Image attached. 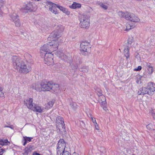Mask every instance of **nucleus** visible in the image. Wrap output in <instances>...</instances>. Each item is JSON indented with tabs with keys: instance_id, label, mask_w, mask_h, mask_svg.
Here are the masks:
<instances>
[{
	"instance_id": "1",
	"label": "nucleus",
	"mask_w": 155,
	"mask_h": 155,
	"mask_svg": "<svg viewBox=\"0 0 155 155\" xmlns=\"http://www.w3.org/2000/svg\"><path fill=\"white\" fill-rule=\"evenodd\" d=\"M155 91V84L150 82L148 83L147 87L141 88L138 92L139 95H144L145 94L152 95Z\"/></svg>"
},
{
	"instance_id": "2",
	"label": "nucleus",
	"mask_w": 155,
	"mask_h": 155,
	"mask_svg": "<svg viewBox=\"0 0 155 155\" xmlns=\"http://www.w3.org/2000/svg\"><path fill=\"white\" fill-rule=\"evenodd\" d=\"M53 43V41L49 42L48 43L45 44L43 47L41 48L40 52L43 53V51L47 53L52 52L58 49V44L57 42H54Z\"/></svg>"
},
{
	"instance_id": "3",
	"label": "nucleus",
	"mask_w": 155,
	"mask_h": 155,
	"mask_svg": "<svg viewBox=\"0 0 155 155\" xmlns=\"http://www.w3.org/2000/svg\"><path fill=\"white\" fill-rule=\"evenodd\" d=\"M63 30L64 28L63 26L61 25L58 26L56 27L55 30L51 33L48 39L50 40V39L51 38L52 39L51 41H53V43H55L54 42H57L56 40H57L59 38L61 37ZM57 42H58V41Z\"/></svg>"
},
{
	"instance_id": "4",
	"label": "nucleus",
	"mask_w": 155,
	"mask_h": 155,
	"mask_svg": "<svg viewBox=\"0 0 155 155\" xmlns=\"http://www.w3.org/2000/svg\"><path fill=\"white\" fill-rule=\"evenodd\" d=\"M90 43L86 41H83L80 45L81 54L84 56L88 55L91 52V47H90Z\"/></svg>"
},
{
	"instance_id": "5",
	"label": "nucleus",
	"mask_w": 155,
	"mask_h": 155,
	"mask_svg": "<svg viewBox=\"0 0 155 155\" xmlns=\"http://www.w3.org/2000/svg\"><path fill=\"white\" fill-rule=\"evenodd\" d=\"M90 17L88 15H83L80 16L79 26L81 28H88L90 26Z\"/></svg>"
},
{
	"instance_id": "6",
	"label": "nucleus",
	"mask_w": 155,
	"mask_h": 155,
	"mask_svg": "<svg viewBox=\"0 0 155 155\" xmlns=\"http://www.w3.org/2000/svg\"><path fill=\"white\" fill-rule=\"evenodd\" d=\"M61 57L62 60H63L65 61H67L68 62H69L72 68L74 70H76L77 69L78 67V64L80 63V60L79 58H76V60L74 59V63L73 62L72 63L70 61V60L69 61L68 57L63 53L61 54Z\"/></svg>"
},
{
	"instance_id": "7",
	"label": "nucleus",
	"mask_w": 155,
	"mask_h": 155,
	"mask_svg": "<svg viewBox=\"0 0 155 155\" xmlns=\"http://www.w3.org/2000/svg\"><path fill=\"white\" fill-rule=\"evenodd\" d=\"M11 60L14 68L17 70L20 68V67L24 62L20 57L17 56H12Z\"/></svg>"
},
{
	"instance_id": "8",
	"label": "nucleus",
	"mask_w": 155,
	"mask_h": 155,
	"mask_svg": "<svg viewBox=\"0 0 155 155\" xmlns=\"http://www.w3.org/2000/svg\"><path fill=\"white\" fill-rule=\"evenodd\" d=\"M66 144V142L63 139H61L58 142L57 145V150L58 154L60 153L63 151L65 150Z\"/></svg>"
},
{
	"instance_id": "9",
	"label": "nucleus",
	"mask_w": 155,
	"mask_h": 155,
	"mask_svg": "<svg viewBox=\"0 0 155 155\" xmlns=\"http://www.w3.org/2000/svg\"><path fill=\"white\" fill-rule=\"evenodd\" d=\"M51 52L48 53H44L45 54L44 61L45 63L48 65H52L54 64L53 60V54Z\"/></svg>"
},
{
	"instance_id": "10",
	"label": "nucleus",
	"mask_w": 155,
	"mask_h": 155,
	"mask_svg": "<svg viewBox=\"0 0 155 155\" xmlns=\"http://www.w3.org/2000/svg\"><path fill=\"white\" fill-rule=\"evenodd\" d=\"M127 20L134 22H139L140 19L134 14L127 12L126 18Z\"/></svg>"
},
{
	"instance_id": "11",
	"label": "nucleus",
	"mask_w": 155,
	"mask_h": 155,
	"mask_svg": "<svg viewBox=\"0 0 155 155\" xmlns=\"http://www.w3.org/2000/svg\"><path fill=\"white\" fill-rule=\"evenodd\" d=\"M46 3V5L49 7V10L51 12L55 14L58 13L57 9V8H58L57 6H58V5L48 1Z\"/></svg>"
},
{
	"instance_id": "12",
	"label": "nucleus",
	"mask_w": 155,
	"mask_h": 155,
	"mask_svg": "<svg viewBox=\"0 0 155 155\" xmlns=\"http://www.w3.org/2000/svg\"><path fill=\"white\" fill-rule=\"evenodd\" d=\"M31 69V67L29 65L27 66L24 61L18 70H19L20 72L27 74L29 72Z\"/></svg>"
},
{
	"instance_id": "13",
	"label": "nucleus",
	"mask_w": 155,
	"mask_h": 155,
	"mask_svg": "<svg viewBox=\"0 0 155 155\" xmlns=\"http://www.w3.org/2000/svg\"><path fill=\"white\" fill-rule=\"evenodd\" d=\"M52 83L51 81H43L41 83V87L43 89V91H50L51 89V86Z\"/></svg>"
},
{
	"instance_id": "14",
	"label": "nucleus",
	"mask_w": 155,
	"mask_h": 155,
	"mask_svg": "<svg viewBox=\"0 0 155 155\" xmlns=\"http://www.w3.org/2000/svg\"><path fill=\"white\" fill-rule=\"evenodd\" d=\"M33 99L31 98H28L24 101V103L27 108L30 109L32 108L33 105L32 104Z\"/></svg>"
},
{
	"instance_id": "15",
	"label": "nucleus",
	"mask_w": 155,
	"mask_h": 155,
	"mask_svg": "<svg viewBox=\"0 0 155 155\" xmlns=\"http://www.w3.org/2000/svg\"><path fill=\"white\" fill-rule=\"evenodd\" d=\"M33 4L31 3H29L27 4L25 6L23 7L22 9L25 12H30L33 10Z\"/></svg>"
},
{
	"instance_id": "16",
	"label": "nucleus",
	"mask_w": 155,
	"mask_h": 155,
	"mask_svg": "<svg viewBox=\"0 0 155 155\" xmlns=\"http://www.w3.org/2000/svg\"><path fill=\"white\" fill-rule=\"evenodd\" d=\"M10 17L11 18V20L13 22H14L17 19L19 18V16L18 15L15 13L14 11H13L9 15Z\"/></svg>"
},
{
	"instance_id": "17",
	"label": "nucleus",
	"mask_w": 155,
	"mask_h": 155,
	"mask_svg": "<svg viewBox=\"0 0 155 155\" xmlns=\"http://www.w3.org/2000/svg\"><path fill=\"white\" fill-rule=\"evenodd\" d=\"M31 110L34 111L39 113H41L42 111V109L41 107L37 105H35L33 107H32Z\"/></svg>"
},
{
	"instance_id": "18",
	"label": "nucleus",
	"mask_w": 155,
	"mask_h": 155,
	"mask_svg": "<svg viewBox=\"0 0 155 155\" xmlns=\"http://www.w3.org/2000/svg\"><path fill=\"white\" fill-rule=\"evenodd\" d=\"M99 101L100 102L101 105L103 107L106 105V99L104 96H102V97H100Z\"/></svg>"
},
{
	"instance_id": "19",
	"label": "nucleus",
	"mask_w": 155,
	"mask_h": 155,
	"mask_svg": "<svg viewBox=\"0 0 155 155\" xmlns=\"http://www.w3.org/2000/svg\"><path fill=\"white\" fill-rule=\"evenodd\" d=\"M33 139L32 137H27L26 136L23 137V139L22 140V142H23V145L25 146L27 143L31 141V140Z\"/></svg>"
},
{
	"instance_id": "20",
	"label": "nucleus",
	"mask_w": 155,
	"mask_h": 155,
	"mask_svg": "<svg viewBox=\"0 0 155 155\" xmlns=\"http://www.w3.org/2000/svg\"><path fill=\"white\" fill-rule=\"evenodd\" d=\"M51 89L54 92H57L59 90V86L58 84H53L52 82Z\"/></svg>"
},
{
	"instance_id": "21",
	"label": "nucleus",
	"mask_w": 155,
	"mask_h": 155,
	"mask_svg": "<svg viewBox=\"0 0 155 155\" xmlns=\"http://www.w3.org/2000/svg\"><path fill=\"white\" fill-rule=\"evenodd\" d=\"M57 6L58 8L66 15H68L70 14V12L67 9L59 5L58 6Z\"/></svg>"
},
{
	"instance_id": "22",
	"label": "nucleus",
	"mask_w": 155,
	"mask_h": 155,
	"mask_svg": "<svg viewBox=\"0 0 155 155\" xmlns=\"http://www.w3.org/2000/svg\"><path fill=\"white\" fill-rule=\"evenodd\" d=\"M63 120V118L61 117H58L57 118V120L58 123L61 124L62 128H65V124Z\"/></svg>"
},
{
	"instance_id": "23",
	"label": "nucleus",
	"mask_w": 155,
	"mask_h": 155,
	"mask_svg": "<svg viewBox=\"0 0 155 155\" xmlns=\"http://www.w3.org/2000/svg\"><path fill=\"white\" fill-rule=\"evenodd\" d=\"M33 89H35L37 91H43V89L42 87H41V84L40 85L37 84L35 85V86L34 85L32 87Z\"/></svg>"
},
{
	"instance_id": "24",
	"label": "nucleus",
	"mask_w": 155,
	"mask_h": 155,
	"mask_svg": "<svg viewBox=\"0 0 155 155\" xmlns=\"http://www.w3.org/2000/svg\"><path fill=\"white\" fill-rule=\"evenodd\" d=\"M81 5L80 4L74 2L69 7L73 9H76L77 8H81Z\"/></svg>"
},
{
	"instance_id": "25",
	"label": "nucleus",
	"mask_w": 155,
	"mask_h": 155,
	"mask_svg": "<svg viewBox=\"0 0 155 155\" xmlns=\"http://www.w3.org/2000/svg\"><path fill=\"white\" fill-rule=\"evenodd\" d=\"M124 54L125 56L126 57L127 59H128L130 57L129 49L127 46L124 50Z\"/></svg>"
},
{
	"instance_id": "26",
	"label": "nucleus",
	"mask_w": 155,
	"mask_h": 155,
	"mask_svg": "<svg viewBox=\"0 0 155 155\" xmlns=\"http://www.w3.org/2000/svg\"><path fill=\"white\" fill-rule=\"evenodd\" d=\"M10 143V142L8 141L7 140H3L0 139V145L3 146L4 145H8Z\"/></svg>"
},
{
	"instance_id": "27",
	"label": "nucleus",
	"mask_w": 155,
	"mask_h": 155,
	"mask_svg": "<svg viewBox=\"0 0 155 155\" xmlns=\"http://www.w3.org/2000/svg\"><path fill=\"white\" fill-rule=\"evenodd\" d=\"M5 3V0H0V16H2L3 14V12L1 9V8L3 6Z\"/></svg>"
},
{
	"instance_id": "28",
	"label": "nucleus",
	"mask_w": 155,
	"mask_h": 155,
	"mask_svg": "<svg viewBox=\"0 0 155 155\" xmlns=\"http://www.w3.org/2000/svg\"><path fill=\"white\" fill-rule=\"evenodd\" d=\"M25 57L26 61L29 62H31V61L32 59V56L29 54H26L25 56Z\"/></svg>"
},
{
	"instance_id": "29",
	"label": "nucleus",
	"mask_w": 155,
	"mask_h": 155,
	"mask_svg": "<svg viewBox=\"0 0 155 155\" xmlns=\"http://www.w3.org/2000/svg\"><path fill=\"white\" fill-rule=\"evenodd\" d=\"M88 68L86 66H83L79 68V70L80 71H81L84 73H87L88 71Z\"/></svg>"
},
{
	"instance_id": "30",
	"label": "nucleus",
	"mask_w": 155,
	"mask_h": 155,
	"mask_svg": "<svg viewBox=\"0 0 155 155\" xmlns=\"http://www.w3.org/2000/svg\"><path fill=\"white\" fill-rule=\"evenodd\" d=\"M98 5H99L101 8H103L104 10H107L108 8V6L106 5H105L103 3L101 2H98Z\"/></svg>"
},
{
	"instance_id": "31",
	"label": "nucleus",
	"mask_w": 155,
	"mask_h": 155,
	"mask_svg": "<svg viewBox=\"0 0 155 155\" xmlns=\"http://www.w3.org/2000/svg\"><path fill=\"white\" fill-rule=\"evenodd\" d=\"M95 91L97 94L98 96L100 97H102V96H104L102 94V91L99 88H97L95 89Z\"/></svg>"
},
{
	"instance_id": "32",
	"label": "nucleus",
	"mask_w": 155,
	"mask_h": 155,
	"mask_svg": "<svg viewBox=\"0 0 155 155\" xmlns=\"http://www.w3.org/2000/svg\"><path fill=\"white\" fill-rule=\"evenodd\" d=\"M134 26L131 25L128 23H127L126 25V29L125 30V31H128L133 28L134 27Z\"/></svg>"
},
{
	"instance_id": "33",
	"label": "nucleus",
	"mask_w": 155,
	"mask_h": 155,
	"mask_svg": "<svg viewBox=\"0 0 155 155\" xmlns=\"http://www.w3.org/2000/svg\"><path fill=\"white\" fill-rule=\"evenodd\" d=\"M126 12L124 13L122 11H120L118 12V14L120 17H124L126 18Z\"/></svg>"
},
{
	"instance_id": "34",
	"label": "nucleus",
	"mask_w": 155,
	"mask_h": 155,
	"mask_svg": "<svg viewBox=\"0 0 155 155\" xmlns=\"http://www.w3.org/2000/svg\"><path fill=\"white\" fill-rule=\"evenodd\" d=\"M14 22L15 23L16 26L17 27H20L21 25L19 18L17 19V20L14 21Z\"/></svg>"
},
{
	"instance_id": "35",
	"label": "nucleus",
	"mask_w": 155,
	"mask_h": 155,
	"mask_svg": "<svg viewBox=\"0 0 155 155\" xmlns=\"http://www.w3.org/2000/svg\"><path fill=\"white\" fill-rule=\"evenodd\" d=\"M32 147L31 146L28 145L27 147H26L25 149V152L26 153H28L29 151L31 150V149Z\"/></svg>"
},
{
	"instance_id": "36",
	"label": "nucleus",
	"mask_w": 155,
	"mask_h": 155,
	"mask_svg": "<svg viewBox=\"0 0 155 155\" xmlns=\"http://www.w3.org/2000/svg\"><path fill=\"white\" fill-rule=\"evenodd\" d=\"M54 104V101H51L48 102V105L49 108L52 107Z\"/></svg>"
},
{
	"instance_id": "37",
	"label": "nucleus",
	"mask_w": 155,
	"mask_h": 155,
	"mask_svg": "<svg viewBox=\"0 0 155 155\" xmlns=\"http://www.w3.org/2000/svg\"><path fill=\"white\" fill-rule=\"evenodd\" d=\"M148 72L150 74H152L153 72V66L147 68Z\"/></svg>"
},
{
	"instance_id": "38",
	"label": "nucleus",
	"mask_w": 155,
	"mask_h": 155,
	"mask_svg": "<svg viewBox=\"0 0 155 155\" xmlns=\"http://www.w3.org/2000/svg\"><path fill=\"white\" fill-rule=\"evenodd\" d=\"M62 152V155H71V153L65 150L63 151Z\"/></svg>"
},
{
	"instance_id": "39",
	"label": "nucleus",
	"mask_w": 155,
	"mask_h": 155,
	"mask_svg": "<svg viewBox=\"0 0 155 155\" xmlns=\"http://www.w3.org/2000/svg\"><path fill=\"white\" fill-rule=\"evenodd\" d=\"M4 96V93L1 87H0V97H3Z\"/></svg>"
},
{
	"instance_id": "40",
	"label": "nucleus",
	"mask_w": 155,
	"mask_h": 155,
	"mask_svg": "<svg viewBox=\"0 0 155 155\" xmlns=\"http://www.w3.org/2000/svg\"><path fill=\"white\" fill-rule=\"evenodd\" d=\"M145 64H146L145 65L146 67L147 68L152 67V65H151V64L149 63L146 62Z\"/></svg>"
},
{
	"instance_id": "41",
	"label": "nucleus",
	"mask_w": 155,
	"mask_h": 155,
	"mask_svg": "<svg viewBox=\"0 0 155 155\" xmlns=\"http://www.w3.org/2000/svg\"><path fill=\"white\" fill-rule=\"evenodd\" d=\"M5 151L4 149L2 148L1 147H0V155H2L3 153Z\"/></svg>"
},
{
	"instance_id": "42",
	"label": "nucleus",
	"mask_w": 155,
	"mask_h": 155,
	"mask_svg": "<svg viewBox=\"0 0 155 155\" xmlns=\"http://www.w3.org/2000/svg\"><path fill=\"white\" fill-rule=\"evenodd\" d=\"M142 69V67L140 66H138L137 68L135 69V70L136 71H138Z\"/></svg>"
},
{
	"instance_id": "43",
	"label": "nucleus",
	"mask_w": 155,
	"mask_h": 155,
	"mask_svg": "<svg viewBox=\"0 0 155 155\" xmlns=\"http://www.w3.org/2000/svg\"><path fill=\"white\" fill-rule=\"evenodd\" d=\"M92 121L94 124H97V123L96 122V120H95V118H93L91 117Z\"/></svg>"
},
{
	"instance_id": "44",
	"label": "nucleus",
	"mask_w": 155,
	"mask_h": 155,
	"mask_svg": "<svg viewBox=\"0 0 155 155\" xmlns=\"http://www.w3.org/2000/svg\"><path fill=\"white\" fill-rule=\"evenodd\" d=\"M151 127H152V125L151 124H149L147 125L146 127L148 129L150 130L151 129Z\"/></svg>"
},
{
	"instance_id": "45",
	"label": "nucleus",
	"mask_w": 155,
	"mask_h": 155,
	"mask_svg": "<svg viewBox=\"0 0 155 155\" xmlns=\"http://www.w3.org/2000/svg\"><path fill=\"white\" fill-rule=\"evenodd\" d=\"M4 127H9L11 129H14V127L13 125H11L10 126L5 125Z\"/></svg>"
},
{
	"instance_id": "46",
	"label": "nucleus",
	"mask_w": 155,
	"mask_h": 155,
	"mask_svg": "<svg viewBox=\"0 0 155 155\" xmlns=\"http://www.w3.org/2000/svg\"><path fill=\"white\" fill-rule=\"evenodd\" d=\"M132 39H130V38H129V39L127 41L128 44L130 45L132 43Z\"/></svg>"
},
{
	"instance_id": "47",
	"label": "nucleus",
	"mask_w": 155,
	"mask_h": 155,
	"mask_svg": "<svg viewBox=\"0 0 155 155\" xmlns=\"http://www.w3.org/2000/svg\"><path fill=\"white\" fill-rule=\"evenodd\" d=\"M33 155H42L41 154H40L36 153V152H34L33 153Z\"/></svg>"
},
{
	"instance_id": "48",
	"label": "nucleus",
	"mask_w": 155,
	"mask_h": 155,
	"mask_svg": "<svg viewBox=\"0 0 155 155\" xmlns=\"http://www.w3.org/2000/svg\"><path fill=\"white\" fill-rule=\"evenodd\" d=\"M103 108V109H104V110H105V111H107V107H106V106H104L102 107Z\"/></svg>"
},
{
	"instance_id": "49",
	"label": "nucleus",
	"mask_w": 155,
	"mask_h": 155,
	"mask_svg": "<svg viewBox=\"0 0 155 155\" xmlns=\"http://www.w3.org/2000/svg\"><path fill=\"white\" fill-rule=\"evenodd\" d=\"M94 125L95 126V128L97 130L99 129V127H98V125L96 124H94Z\"/></svg>"
},
{
	"instance_id": "50",
	"label": "nucleus",
	"mask_w": 155,
	"mask_h": 155,
	"mask_svg": "<svg viewBox=\"0 0 155 155\" xmlns=\"http://www.w3.org/2000/svg\"><path fill=\"white\" fill-rule=\"evenodd\" d=\"M152 115L153 117V118L155 119V113H152Z\"/></svg>"
},
{
	"instance_id": "51",
	"label": "nucleus",
	"mask_w": 155,
	"mask_h": 155,
	"mask_svg": "<svg viewBox=\"0 0 155 155\" xmlns=\"http://www.w3.org/2000/svg\"><path fill=\"white\" fill-rule=\"evenodd\" d=\"M153 131H155V130H153Z\"/></svg>"
}]
</instances>
